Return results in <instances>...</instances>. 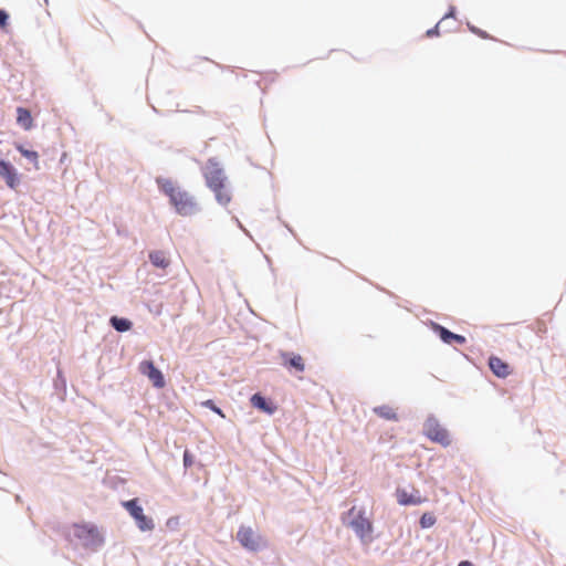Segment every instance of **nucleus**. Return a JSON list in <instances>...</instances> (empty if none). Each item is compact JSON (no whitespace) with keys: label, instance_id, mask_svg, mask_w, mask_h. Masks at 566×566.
<instances>
[{"label":"nucleus","instance_id":"1","mask_svg":"<svg viewBox=\"0 0 566 566\" xmlns=\"http://www.w3.org/2000/svg\"><path fill=\"white\" fill-rule=\"evenodd\" d=\"M158 187L168 198L170 205L180 216H191L198 211L195 197L170 179H157Z\"/></svg>","mask_w":566,"mask_h":566},{"label":"nucleus","instance_id":"2","mask_svg":"<svg viewBox=\"0 0 566 566\" xmlns=\"http://www.w3.org/2000/svg\"><path fill=\"white\" fill-rule=\"evenodd\" d=\"M347 515L350 517L349 526L354 530L361 542L368 543L373 539V522L366 516V512L361 509L353 506Z\"/></svg>","mask_w":566,"mask_h":566},{"label":"nucleus","instance_id":"3","mask_svg":"<svg viewBox=\"0 0 566 566\" xmlns=\"http://www.w3.org/2000/svg\"><path fill=\"white\" fill-rule=\"evenodd\" d=\"M73 535L86 547H96L103 543V536L98 528L92 524H76Z\"/></svg>","mask_w":566,"mask_h":566},{"label":"nucleus","instance_id":"4","mask_svg":"<svg viewBox=\"0 0 566 566\" xmlns=\"http://www.w3.org/2000/svg\"><path fill=\"white\" fill-rule=\"evenodd\" d=\"M423 433L428 439L443 447H449L451 444V438L448 430L433 417H429L426 420L423 424Z\"/></svg>","mask_w":566,"mask_h":566},{"label":"nucleus","instance_id":"5","mask_svg":"<svg viewBox=\"0 0 566 566\" xmlns=\"http://www.w3.org/2000/svg\"><path fill=\"white\" fill-rule=\"evenodd\" d=\"M237 539L248 551L256 552L263 545L262 536L250 526H240L237 532Z\"/></svg>","mask_w":566,"mask_h":566},{"label":"nucleus","instance_id":"6","mask_svg":"<svg viewBox=\"0 0 566 566\" xmlns=\"http://www.w3.org/2000/svg\"><path fill=\"white\" fill-rule=\"evenodd\" d=\"M123 506L128 511L132 517L136 521L138 528L143 532L151 531L154 522L151 518L144 514L143 507L138 504L137 499L123 502Z\"/></svg>","mask_w":566,"mask_h":566},{"label":"nucleus","instance_id":"7","mask_svg":"<svg viewBox=\"0 0 566 566\" xmlns=\"http://www.w3.org/2000/svg\"><path fill=\"white\" fill-rule=\"evenodd\" d=\"M207 186L210 189H214L222 185H226V177L223 174V169L219 166V164L214 160H209L205 172H203Z\"/></svg>","mask_w":566,"mask_h":566},{"label":"nucleus","instance_id":"8","mask_svg":"<svg viewBox=\"0 0 566 566\" xmlns=\"http://www.w3.org/2000/svg\"><path fill=\"white\" fill-rule=\"evenodd\" d=\"M139 371L146 376L156 388L165 387V378L161 371L151 360H143L138 366Z\"/></svg>","mask_w":566,"mask_h":566},{"label":"nucleus","instance_id":"9","mask_svg":"<svg viewBox=\"0 0 566 566\" xmlns=\"http://www.w3.org/2000/svg\"><path fill=\"white\" fill-rule=\"evenodd\" d=\"M280 358L282 365L289 371L303 373L305 370V359L300 355L293 352H281Z\"/></svg>","mask_w":566,"mask_h":566},{"label":"nucleus","instance_id":"10","mask_svg":"<svg viewBox=\"0 0 566 566\" xmlns=\"http://www.w3.org/2000/svg\"><path fill=\"white\" fill-rule=\"evenodd\" d=\"M396 499L400 505H420L424 503L427 500L420 495V492L417 489H413L412 492H408L406 489L398 488L396 490Z\"/></svg>","mask_w":566,"mask_h":566},{"label":"nucleus","instance_id":"11","mask_svg":"<svg viewBox=\"0 0 566 566\" xmlns=\"http://www.w3.org/2000/svg\"><path fill=\"white\" fill-rule=\"evenodd\" d=\"M0 178H2L11 189H15L20 181L15 168L3 159H0Z\"/></svg>","mask_w":566,"mask_h":566},{"label":"nucleus","instance_id":"12","mask_svg":"<svg viewBox=\"0 0 566 566\" xmlns=\"http://www.w3.org/2000/svg\"><path fill=\"white\" fill-rule=\"evenodd\" d=\"M489 367L500 378H505L512 373L510 365L496 356L489 358Z\"/></svg>","mask_w":566,"mask_h":566},{"label":"nucleus","instance_id":"13","mask_svg":"<svg viewBox=\"0 0 566 566\" xmlns=\"http://www.w3.org/2000/svg\"><path fill=\"white\" fill-rule=\"evenodd\" d=\"M433 329H434L436 333H438L440 338L446 344L458 343V344L462 345V344L465 343V337L464 336L454 334V333L450 332L449 329H447L446 327H443V326H441L439 324H433Z\"/></svg>","mask_w":566,"mask_h":566},{"label":"nucleus","instance_id":"14","mask_svg":"<svg viewBox=\"0 0 566 566\" xmlns=\"http://www.w3.org/2000/svg\"><path fill=\"white\" fill-rule=\"evenodd\" d=\"M17 123L24 130H30L33 127V119L29 109L24 107L17 108Z\"/></svg>","mask_w":566,"mask_h":566},{"label":"nucleus","instance_id":"15","mask_svg":"<svg viewBox=\"0 0 566 566\" xmlns=\"http://www.w3.org/2000/svg\"><path fill=\"white\" fill-rule=\"evenodd\" d=\"M251 403L254 408H258L269 415H272L274 413L276 407L266 401L260 394H254L252 397H251Z\"/></svg>","mask_w":566,"mask_h":566},{"label":"nucleus","instance_id":"16","mask_svg":"<svg viewBox=\"0 0 566 566\" xmlns=\"http://www.w3.org/2000/svg\"><path fill=\"white\" fill-rule=\"evenodd\" d=\"M149 260L156 268L166 269L169 265V260L163 251L150 252Z\"/></svg>","mask_w":566,"mask_h":566},{"label":"nucleus","instance_id":"17","mask_svg":"<svg viewBox=\"0 0 566 566\" xmlns=\"http://www.w3.org/2000/svg\"><path fill=\"white\" fill-rule=\"evenodd\" d=\"M374 412L386 420H398L396 410L387 405L374 408Z\"/></svg>","mask_w":566,"mask_h":566},{"label":"nucleus","instance_id":"18","mask_svg":"<svg viewBox=\"0 0 566 566\" xmlns=\"http://www.w3.org/2000/svg\"><path fill=\"white\" fill-rule=\"evenodd\" d=\"M211 190L214 192L216 198H217L219 203L226 206V205H228L231 201V196H230V192L227 189L226 185H222V186L217 187V188L211 189Z\"/></svg>","mask_w":566,"mask_h":566},{"label":"nucleus","instance_id":"19","mask_svg":"<svg viewBox=\"0 0 566 566\" xmlns=\"http://www.w3.org/2000/svg\"><path fill=\"white\" fill-rule=\"evenodd\" d=\"M17 149L19 150V153L25 157L27 159H29L31 163H33L35 169H39L40 166H39V155L36 151L34 150H29V149H25L22 145H17Z\"/></svg>","mask_w":566,"mask_h":566},{"label":"nucleus","instance_id":"20","mask_svg":"<svg viewBox=\"0 0 566 566\" xmlns=\"http://www.w3.org/2000/svg\"><path fill=\"white\" fill-rule=\"evenodd\" d=\"M112 326L118 332H126L132 328V322L126 318H119L117 316H113L111 318Z\"/></svg>","mask_w":566,"mask_h":566},{"label":"nucleus","instance_id":"21","mask_svg":"<svg viewBox=\"0 0 566 566\" xmlns=\"http://www.w3.org/2000/svg\"><path fill=\"white\" fill-rule=\"evenodd\" d=\"M436 522L437 517L432 512H424L419 520L421 528H430L436 524Z\"/></svg>","mask_w":566,"mask_h":566},{"label":"nucleus","instance_id":"22","mask_svg":"<svg viewBox=\"0 0 566 566\" xmlns=\"http://www.w3.org/2000/svg\"><path fill=\"white\" fill-rule=\"evenodd\" d=\"M201 406L206 407V408H209L211 409L213 412H216L217 415H219L221 418H224L226 415L223 413V411L218 408L214 402L211 400V399H208V400H205L201 402Z\"/></svg>","mask_w":566,"mask_h":566},{"label":"nucleus","instance_id":"23","mask_svg":"<svg viewBox=\"0 0 566 566\" xmlns=\"http://www.w3.org/2000/svg\"><path fill=\"white\" fill-rule=\"evenodd\" d=\"M192 463H193L192 455L190 454L189 451H185V453H184V464H185V467L189 468V467L192 465Z\"/></svg>","mask_w":566,"mask_h":566},{"label":"nucleus","instance_id":"24","mask_svg":"<svg viewBox=\"0 0 566 566\" xmlns=\"http://www.w3.org/2000/svg\"><path fill=\"white\" fill-rule=\"evenodd\" d=\"M476 35H479L480 38L482 39H492L491 35L483 31V30H480V29H476V28H472L471 29Z\"/></svg>","mask_w":566,"mask_h":566},{"label":"nucleus","instance_id":"25","mask_svg":"<svg viewBox=\"0 0 566 566\" xmlns=\"http://www.w3.org/2000/svg\"><path fill=\"white\" fill-rule=\"evenodd\" d=\"M8 14L6 11L3 10H0V28H4L7 25V21H8Z\"/></svg>","mask_w":566,"mask_h":566},{"label":"nucleus","instance_id":"26","mask_svg":"<svg viewBox=\"0 0 566 566\" xmlns=\"http://www.w3.org/2000/svg\"><path fill=\"white\" fill-rule=\"evenodd\" d=\"M426 34L429 38H431L433 35H438L439 34V25L437 24L434 28L429 29Z\"/></svg>","mask_w":566,"mask_h":566},{"label":"nucleus","instance_id":"27","mask_svg":"<svg viewBox=\"0 0 566 566\" xmlns=\"http://www.w3.org/2000/svg\"><path fill=\"white\" fill-rule=\"evenodd\" d=\"M546 325L543 322H536V331L538 333H545L546 332Z\"/></svg>","mask_w":566,"mask_h":566},{"label":"nucleus","instance_id":"28","mask_svg":"<svg viewBox=\"0 0 566 566\" xmlns=\"http://www.w3.org/2000/svg\"><path fill=\"white\" fill-rule=\"evenodd\" d=\"M458 566H473V565L469 560H463V562H460V564Z\"/></svg>","mask_w":566,"mask_h":566}]
</instances>
